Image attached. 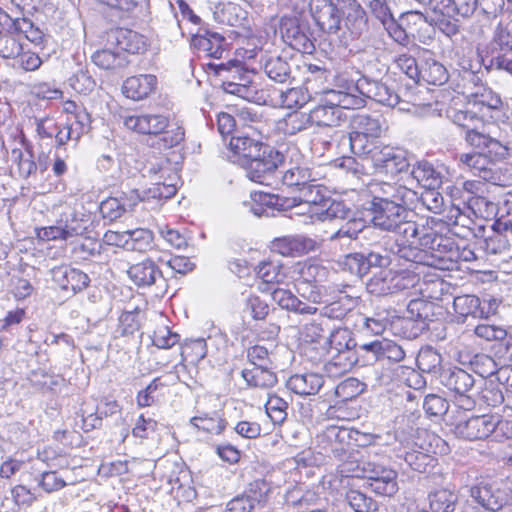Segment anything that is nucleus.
<instances>
[{
  "instance_id": "1",
  "label": "nucleus",
  "mask_w": 512,
  "mask_h": 512,
  "mask_svg": "<svg viewBox=\"0 0 512 512\" xmlns=\"http://www.w3.org/2000/svg\"><path fill=\"white\" fill-rule=\"evenodd\" d=\"M310 13L317 27L325 34H337L341 24L353 38L367 30V16L357 0H310Z\"/></svg>"
},
{
  "instance_id": "2",
  "label": "nucleus",
  "mask_w": 512,
  "mask_h": 512,
  "mask_svg": "<svg viewBox=\"0 0 512 512\" xmlns=\"http://www.w3.org/2000/svg\"><path fill=\"white\" fill-rule=\"evenodd\" d=\"M410 205L385 199L372 201L371 222L375 228L395 233L401 238L411 236L417 231V223L410 219L412 216Z\"/></svg>"
},
{
  "instance_id": "3",
  "label": "nucleus",
  "mask_w": 512,
  "mask_h": 512,
  "mask_svg": "<svg viewBox=\"0 0 512 512\" xmlns=\"http://www.w3.org/2000/svg\"><path fill=\"white\" fill-rule=\"evenodd\" d=\"M330 360L325 364V371L330 376H339L348 372L358 361L354 349L356 341L347 328L332 331L327 339Z\"/></svg>"
},
{
  "instance_id": "4",
  "label": "nucleus",
  "mask_w": 512,
  "mask_h": 512,
  "mask_svg": "<svg viewBox=\"0 0 512 512\" xmlns=\"http://www.w3.org/2000/svg\"><path fill=\"white\" fill-rule=\"evenodd\" d=\"M353 476L366 479L367 486L376 494L391 497L398 491V473L387 466L373 461H364Z\"/></svg>"
},
{
  "instance_id": "5",
  "label": "nucleus",
  "mask_w": 512,
  "mask_h": 512,
  "mask_svg": "<svg viewBox=\"0 0 512 512\" xmlns=\"http://www.w3.org/2000/svg\"><path fill=\"white\" fill-rule=\"evenodd\" d=\"M497 415L468 416L458 412L450 416L449 424L453 433L458 437L469 441L487 438L496 430Z\"/></svg>"
},
{
  "instance_id": "6",
  "label": "nucleus",
  "mask_w": 512,
  "mask_h": 512,
  "mask_svg": "<svg viewBox=\"0 0 512 512\" xmlns=\"http://www.w3.org/2000/svg\"><path fill=\"white\" fill-rule=\"evenodd\" d=\"M283 163V153L273 146H270L264 148L259 157H253L248 160L246 175L250 180L256 183L271 185L273 175Z\"/></svg>"
},
{
  "instance_id": "7",
  "label": "nucleus",
  "mask_w": 512,
  "mask_h": 512,
  "mask_svg": "<svg viewBox=\"0 0 512 512\" xmlns=\"http://www.w3.org/2000/svg\"><path fill=\"white\" fill-rule=\"evenodd\" d=\"M371 163L376 174L390 178L406 172L410 166L407 152L390 145H383L379 151H375Z\"/></svg>"
},
{
  "instance_id": "8",
  "label": "nucleus",
  "mask_w": 512,
  "mask_h": 512,
  "mask_svg": "<svg viewBox=\"0 0 512 512\" xmlns=\"http://www.w3.org/2000/svg\"><path fill=\"white\" fill-rule=\"evenodd\" d=\"M280 29L282 38L294 50L304 54L314 52V40L307 24H301L297 19L290 18L281 23Z\"/></svg>"
},
{
  "instance_id": "9",
  "label": "nucleus",
  "mask_w": 512,
  "mask_h": 512,
  "mask_svg": "<svg viewBox=\"0 0 512 512\" xmlns=\"http://www.w3.org/2000/svg\"><path fill=\"white\" fill-rule=\"evenodd\" d=\"M232 70L235 72L232 78H238L239 81H232L230 77H226V79L222 81L223 90L226 93L239 96L243 99H249L253 95L254 90L250 88L249 84L251 80L249 75L243 69L239 61H229L215 66L216 74L219 76H223V72H232Z\"/></svg>"
},
{
  "instance_id": "10",
  "label": "nucleus",
  "mask_w": 512,
  "mask_h": 512,
  "mask_svg": "<svg viewBox=\"0 0 512 512\" xmlns=\"http://www.w3.org/2000/svg\"><path fill=\"white\" fill-rule=\"evenodd\" d=\"M148 172L156 176V181L147 190V197L158 200L170 199L177 192V175H171L168 161H161L149 168Z\"/></svg>"
},
{
  "instance_id": "11",
  "label": "nucleus",
  "mask_w": 512,
  "mask_h": 512,
  "mask_svg": "<svg viewBox=\"0 0 512 512\" xmlns=\"http://www.w3.org/2000/svg\"><path fill=\"white\" fill-rule=\"evenodd\" d=\"M492 233L479 242L480 247L488 254H502L512 251V221L496 220L492 225Z\"/></svg>"
},
{
  "instance_id": "12",
  "label": "nucleus",
  "mask_w": 512,
  "mask_h": 512,
  "mask_svg": "<svg viewBox=\"0 0 512 512\" xmlns=\"http://www.w3.org/2000/svg\"><path fill=\"white\" fill-rule=\"evenodd\" d=\"M55 207L62 208L57 220L62 234V241H73L74 238L83 237L88 233L86 220L77 213L66 201H60Z\"/></svg>"
},
{
  "instance_id": "13",
  "label": "nucleus",
  "mask_w": 512,
  "mask_h": 512,
  "mask_svg": "<svg viewBox=\"0 0 512 512\" xmlns=\"http://www.w3.org/2000/svg\"><path fill=\"white\" fill-rule=\"evenodd\" d=\"M404 278L396 271L378 268L367 281V291L376 296H386L405 289Z\"/></svg>"
},
{
  "instance_id": "14",
  "label": "nucleus",
  "mask_w": 512,
  "mask_h": 512,
  "mask_svg": "<svg viewBox=\"0 0 512 512\" xmlns=\"http://www.w3.org/2000/svg\"><path fill=\"white\" fill-rule=\"evenodd\" d=\"M51 274L53 281L62 290L71 291L74 294L87 288L90 283V278L86 273L68 265L53 268Z\"/></svg>"
},
{
  "instance_id": "15",
  "label": "nucleus",
  "mask_w": 512,
  "mask_h": 512,
  "mask_svg": "<svg viewBox=\"0 0 512 512\" xmlns=\"http://www.w3.org/2000/svg\"><path fill=\"white\" fill-rule=\"evenodd\" d=\"M127 129L144 135H159L169 127V119L161 114L130 115L124 118Z\"/></svg>"
},
{
  "instance_id": "16",
  "label": "nucleus",
  "mask_w": 512,
  "mask_h": 512,
  "mask_svg": "<svg viewBox=\"0 0 512 512\" xmlns=\"http://www.w3.org/2000/svg\"><path fill=\"white\" fill-rule=\"evenodd\" d=\"M108 43L123 53H141L146 49V39L136 31L116 28L108 33Z\"/></svg>"
},
{
  "instance_id": "17",
  "label": "nucleus",
  "mask_w": 512,
  "mask_h": 512,
  "mask_svg": "<svg viewBox=\"0 0 512 512\" xmlns=\"http://www.w3.org/2000/svg\"><path fill=\"white\" fill-rule=\"evenodd\" d=\"M453 308L455 313L462 318L472 316L473 318L483 319L488 318L491 314H495L496 301L490 302L486 309L477 296L461 295L454 298Z\"/></svg>"
},
{
  "instance_id": "18",
  "label": "nucleus",
  "mask_w": 512,
  "mask_h": 512,
  "mask_svg": "<svg viewBox=\"0 0 512 512\" xmlns=\"http://www.w3.org/2000/svg\"><path fill=\"white\" fill-rule=\"evenodd\" d=\"M470 496L486 510L498 511L506 503V493L494 484L480 483L470 489Z\"/></svg>"
},
{
  "instance_id": "19",
  "label": "nucleus",
  "mask_w": 512,
  "mask_h": 512,
  "mask_svg": "<svg viewBox=\"0 0 512 512\" xmlns=\"http://www.w3.org/2000/svg\"><path fill=\"white\" fill-rule=\"evenodd\" d=\"M317 248L318 244L314 239L302 235L285 236L273 241V249L283 256H301Z\"/></svg>"
},
{
  "instance_id": "20",
  "label": "nucleus",
  "mask_w": 512,
  "mask_h": 512,
  "mask_svg": "<svg viewBox=\"0 0 512 512\" xmlns=\"http://www.w3.org/2000/svg\"><path fill=\"white\" fill-rule=\"evenodd\" d=\"M404 240H415L422 248L440 254L446 252L448 247L452 244L449 238L438 234L433 228L418 223L416 233L411 236H405Z\"/></svg>"
},
{
  "instance_id": "21",
  "label": "nucleus",
  "mask_w": 512,
  "mask_h": 512,
  "mask_svg": "<svg viewBox=\"0 0 512 512\" xmlns=\"http://www.w3.org/2000/svg\"><path fill=\"white\" fill-rule=\"evenodd\" d=\"M356 88L366 97L381 104L390 107L399 104V96L385 83L363 78L357 82Z\"/></svg>"
},
{
  "instance_id": "22",
  "label": "nucleus",
  "mask_w": 512,
  "mask_h": 512,
  "mask_svg": "<svg viewBox=\"0 0 512 512\" xmlns=\"http://www.w3.org/2000/svg\"><path fill=\"white\" fill-rule=\"evenodd\" d=\"M371 192L374 194L372 201L402 202L403 204H413L417 198L416 192L405 186L390 184L387 182L371 185Z\"/></svg>"
},
{
  "instance_id": "23",
  "label": "nucleus",
  "mask_w": 512,
  "mask_h": 512,
  "mask_svg": "<svg viewBox=\"0 0 512 512\" xmlns=\"http://www.w3.org/2000/svg\"><path fill=\"white\" fill-rule=\"evenodd\" d=\"M439 380L443 386L455 395L472 392L475 384L474 377L458 367L441 370Z\"/></svg>"
},
{
  "instance_id": "24",
  "label": "nucleus",
  "mask_w": 512,
  "mask_h": 512,
  "mask_svg": "<svg viewBox=\"0 0 512 512\" xmlns=\"http://www.w3.org/2000/svg\"><path fill=\"white\" fill-rule=\"evenodd\" d=\"M459 162L463 169H467L473 175L485 181L495 180V164L487 155L479 152L464 153L459 156Z\"/></svg>"
},
{
  "instance_id": "25",
  "label": "nucleus",
  "mask_w": 512,
  "mask_h": 512,
  "mask_svg": "<svg viewBox=\"0 0 512 512\" xmlns=\"http://www.w3.org/2000/svg\"><path fill=\"white\" fill-rule=\"evenodd\" d=\"M272 300L277 303L282 309L291 311L302 315L316 314L318 308L301 301L290 290L280 288L279 285L270 289L268 292Z\"/></svg>"
},
{
  "instance_id": "26",
  "label": "nucleus",
  "mask_w": 512,
  "mask_h": 512,
  "mask_svg": "<svg viewBox=\"0 0 512 512\" xmlns=\"http://www.w3.org/2000/svg\"><path fill=\"white\" fill-rule=\"evenodd\" d=\"M157 78L152 74H140L127 78L122 85L123 94L139 101L148 97L156 88Z\"/></svg>"
},
{
  "instance_id": "27",
  "label": "nucleus",
  "mask_w": 512,
  "mask_h": 512,
  "mask_svg": "<svg viewBox=\"0 0 512 512\" xmlns=\"http://www.w3.org/2000/svg\"><path fill=\"white\" fill-rule=\"evenodd\" d=\"M225 39L216 32H198L192 38V45L207 57L220 59L224 53Z\"/></svg>"
},
{
  "instance_id": "28",
  "label": "nucleus",
  "mask_w": 512,
  "mask_h": 512,
  "mask_svg": "<svg viewBox=\"0 0 512 512\" xmlns=\"http://www.w3.org/2000/svg\"><path fill=\"white\" fill-rule=\"evenodd\" d=\"M227 145L235 155L242 156L247 160L259 157L264 148L270 147L249 134L232 136Z\"/></svg>"
},
{
  "instance_id": "29",
  "label": "nucleus",
  "mask_w": 512,
  "mask_h": 512,
  "mask_svg": "<svg viewBox=\"0 0 512 512\" xmlns=\"http://www.w3.org/2000/svg\"><path fill=\"white\" fill-rule=\"evenodd\" d=\"M324 384L322 375L305 373L292 375L287 380V388L300 396L315 395Z\"/></svg>"
},
{
  "instance_id": "30",
  "label": "nucleus",
  "mask_w": 512,
  "mask_h": 512,
  "mask_svg": "<svg viewBox=\"0 0 512 512\" xmlns=\"http://www.w3.org/2000/svg\"><path fill=\"white\" fill-rule=\"evenodd\" d=\"M256 271L257 276L262 280L258 288L263 293L269 292L270 289L284 283L287 277L282 265L272 261L261 262Z\"/></svg>"
},
{
  "instance_id": "31",
  "label": "nucleus",
  "mask_w": 512,
  "mask_h": 512,
  "mask_svg": "<svg viewBox=\"0 0 512 512\" xmlns=\"http://www.w3.org/2000/svg\"><path fill=\"white\" fill-rule=\"evenodd\" d=\"M127 273L130 279L140 287L151 286L162 277V272L150 259L131 265Z\"/></svg>"
},
{
  "instance_id": "32",
  "label": "nucleus",
  "mask_w": 512,
  "mask_h": 512,
  "mask_svg": "<svg viewBox=\"0 0 512 512\" xmlns=\"http://www.w3.org/2000/svg\"><path fill=\"white\" fill-rule=\"evenodd\" d=\"M346 115L339 107L321 104L310 111L312 125L318 127H337L345 119Z\"/></svg>"
},
{
  "instance_id": "33",
  "label": "nucleus",
  "mask_w": 512,
  "mask_h": 512,
  "mask_svg": "<svg viewBox=\"0 0 512 512\" xmlns=\"http://www.w3.org/2000/svg\"><path fill=\"white\" fill-rule=\"evenodd\" d=\"M91 59L96 66L104 70L117 71L129 64L127 54L110 48L97 50L92 54Z\"/></svg>"
},
{
  "instance_id": "34",
  "label": "nucleus",
  "mask_w": 512,
  "mask_h": 512,
  "mask_svg": "<svg viewBox=\"0 0 512 512\" xmlns=\"http://www.w3.org/2000/svg\"><path fill=\"white\" fill-rule=\"evenodd\" d=\"M272 369L273 366L253 367L251 369L242 370L241 375L250 387L270 389L274 387L278 381Z\"/></svg>"
},
{
  "instance_id": "35",
  "label": "nucleus",
  "mask_w": 512,
  "mask_h": 512,
  "mask_svg": "<svg viewBox=\"0 0 512 512\" xmlns=\"http://www.w3.org/2000/svg\"><path fill=\"white\" fill-rule=\"evenodd\" d=\"M263 70L272 81L277 83L284 84L293 79L290 63L281 56L267 57L263 62Z\"/></svg>"
},
{
  "instance_id": "36",
  "label": "nucleus",
  "mask_w": 512,
  "mask_h": 512,
  "mask_svg": "<svg viewBox=\"0 0 512 512\" xmlns=\"http://www.w3.org/2000/svg\"><path fill=\"white\" fill-rule=\"evenodd\" d=\"M351 130L356 133L378 139L382 136L385 127L380 117L371 116L369 114L356 115L350 125Z\"/></svg>"
},
{
  "instance_id": "37",
  "label": "nucleus",
  "mask_w": 512,
  "mask_h": 512,
  "mask_svg": "<svg viewBox=\"0 0 512 512\" xmlns=\"http://www.w3.org/2000/svg\"><path fill=\"white\" fill-rule=\"evenodd\" d=\"M411 176L425 190L438 189L442 184V175L429 162H418L411 171Z\"/></svg>"
},
{
  "instance_id": "38",
  "label": "nucleus",
  "mask_w": 512,
  "mask_h": 512,
  "mask_svg": "<svg viewBox=\"0 0 512 512\" xmlns=\"http://www.w3.org/2000/svg\"><path fill=\"white\" fill-rule=\"evenodd\" d=\"M376 139L350 130L348 143L354 155L373 161L375 151H379L382 144H377Z\"/></svg>"
},
{
  "instance_id": "39",
  "label": "nucleus",
  "mask_w": 512,
  "mask_h": 512,
  "mask_svg": "<svg viewBox=\"0 0 512 512\" xmlns=\"http://www.w3.org/2000/svg\"><path fill=\"white\" fill-rule=\"evenodd\" d=\"M434 304L423 299H412L406 309V318L418 323V329L428 328V321L433 316Z\"/></svg>"
},
{
  "instance_id": "40",
  "label": "nucleus",
  "mask_w": 512,
  "mask_h": 512,
  "mask_svg": "<svg viewBox=\"0 0 512 512\" xmlns=\"http://www.w3.org/2000/svg\"><path fill=\"white\" fill-rule=\"evenodd\" d=\"M420 79L428 84L441 86L448 81L449 74L440 62L427 58L420 67Z\"/></svg>"
},
{
  "instance_id": "41",
  "label": "nucleus",
  "mask_w": 512,
  "mask_h": 512,
  "mask_svg": "<svg viewBox=\"0 0 512 512\" xmlns=\"http://www.w3.org/2000/svg\"><path fill=\"white\" fill-rule=\"evenodd\" d=\"M111 9L120 13L121 17H138L144 14L149 5L148 0H103Z\"/></svg>"
},
{
  "instance_id": "42",
  "label": "nucleus",
  "mask_w": 512,
  "mask_h": 512,
  "mask_svg": "<svg viewBox=\"0 0 512 512\" xmlns=\"http://www.w3.org/2000/svg\"><path fill=\"white\" fill-rule=\"evenodd\" d=\"M190 423L198 430L216 435L221 434L226 427L225 420L217 412L196 415L190 419Z\"/></svg>"
},
{
  "instance_id": "43",
  "label": "nucleus",
  "mask_w": 512,
  "mask_h": 512,
  "mask_svg": "<svg viewBox=\"0 0 512 512\" xmlns=\"http://www.w3.org/2000/svg\"><path fill=\"white\" fill-rule=\"evenodd\" d=\"M457 503V494L448 489H439L429 494L432 512H454Z\"/></svg>"
},
{
  "instance_id": "44",
  "label": "nucleus",
  "mask_w": 512,
  "mask_h": 512,
  "mask_svg": "<svg viewBox=\"0 0 512 512\" xmlns=\"http://www.w3.org/2000/svg\"><path fill=\"white\" fill-rule=\"evenodd\" d=\"M316 177L311 169L306 166H292L282 175V182L289 187L303 188L310 182H315Z\"/></svg>"
},
{
  "instance_id": "45",
  "label": "nucleus",
  "mask_w": 512,
  "mask_h": 512,
  "mask_svg": "<svg viewBox=\"0 0 512 512\" xmlns=\"http://www.w3.org/2000/svg\"><path fill=\"white\" fill-rule=\"evenodd\" d=\"M350 213V209L343 202L328 198L322 207H316L314 218L320 221L346 219Z\"/></svg>"
},
{
  "instance_id": "46",
  "label": "nucleus",
  "mask_w": 512,
  "mask_h": 512,
  "mask_svg": "<svg viewBox=\"0 0 512 512\" xmlns=\"http://www.w3.org/2000/svg\"><path fill=\"white\" fill-rule=\"evenodd\" d=\"M325 192L326 190L323 186L313 184V182L300 188V199L309 205V212L312 218L315 217L314 211H316V207H322L329 198L325 196Z\"/></svg>"
},
{
  "instance_id": "47",
  "label": "nucleus",
  "mask_w": 512,
  "mask_h": 512,
  "mask_svg": "<svg viewBox=\"0 0 512 512\" xmlns=\"http://www.w3.org/2000/svg\"><path fill=\"white\" fill-rule=\"evenodd\" d=\"M179 341L180 335L172 332L165 324L164 318L159 316L158 324L156 325L152 335L153 345L161 349H169L176 345Z\"/></svg>"
},
{
  "instance_id": "48",
  "label": "nucleus",
  "mask_w": 512,
  "mask_h": 512,
  "mask_svg": "<svg viewBox=\"0 0 512 512\" xmlns=\"http://www.w3.org/2000/svg\"><path fill=\"white\" fill-rule=\"evenodd\" d=\"M280 128L285 134L295 135L309 128L311 123L310 113L292 112L289 113L280 123Z\"/></svg>"
},
{
  "instance_id": "49",
  "label": "nucleus",
  "mask_w": 512,
  "mask_h": 512,
  "mask_svg": "<svg viewBox=\"0 0 512 512\" xmlns=\"http://www.w3.org/2000/svg\"><path fill=\"white\" fill-rule=\"evenodd\" d=\"M442 357L434 348H422L416 358L417 367L425 373H437L441 369Z\"/></svg>"
},
{
  "instance_id": "50",
  "label": "nucleus",
  "mask_w": 512,
  "mask_h": 512,
  "mask_svg": "<svg viewBox=\"0 0 512 512\" xmlns=\"http://www.w3.org/2000/svg\"><path fill=\"white\" fill-rule=\"evenodd\" d=\"M166 385L160 377L152 380L148 386L137 395V403L140 407H149L164 395Z\"/></svg>"
},
{
  "instance_id": "51",
  "label": "nucleus",
  "mask_w": 512,
  "mask_h": 512,
  "mask_svg": "<svg viewBox=\"0 0 512 512\" xmlns=\"http://www.w3.org/2000/svg\"><path fill=\"white\" fill-rule=\"evenodd\" d=\"M238 125L250 129L252 132L262 136L266 132V125L262 116L250 108H242L237 113Z\"/></svg>"
},
{
  "instance_id": "52",
  "label": "nucleus",
  "mask_w": 512,
  "mask_h": 512,
  "mask_svg": "<svg viewBox=\"0 0 512 512\" xmlns=\"http://www.w3.org/2000/svg\"><path fill=\"white\" fill-rule=\"evenodd\" d=\"M492 51L512 52V25L499 23L491 41Z\"/></svg>"
},
{
  "instance_id": "53",
  "label": "nucleus",
  "mask_w": 512,
  "mask_h": 512,
  "mask_svg": "<svg viewBox=\"0 0 512 512\" xmlns=\"http://www.w3.org/2000/svg\"><path fill=\"white\" fill-rule=\"evenodd\" d=\"M318 497L314 492L303 491L301 487H294L287 491L285 502L289 507L308 508L315 504Z\"/></svg>"
},
{
  "instance_id": "54",
  "label": "nucleus",
  "mask_w": 512,
  "mask_h": 512,
  "mask_svg": "<svg viewBox=\"0 0 512 512\" xmlns=\"http://www.w3.org/2000/svg\"><path fill=\"white\" fill-rule=\"evenodd\" d=\"M345 499L354 512H376L378 510L377 502L358 490L348 491Z\"/></svg>"
},
{
  "instance_id": "55",
  "label": "nucleus",
  "mask_w": 512,
  "mask_h": 512,
  "mask_svg": "<svg viewBox=\"0 0 512 512\" xmlns=\"http://www.w3.org/2000/svg\"><path fill=\"white\" fill-rule=\"evenodd\" d=\"M80 241H71L73 256L80 260H87L100 254L101 245L93 238L80 237Z\"/></svg>"
},
{
  "instance_id": "56",
  "label": "nucleus",
  "mask_w": 512,
  "mask_h": 512,
  "mask_svg": "<svg viewBox=\"0 0 512 512\" xmlns=\"http://www.w3.org/2000/svg\"><path fill=\"white\" fill-rule=\"evenodd\" d=\"M329 95L328 105L339 107L342 109H355L359 108L363 104V100L358 96L353 95L346 91L330 90L327 92Z\"/></svg>"
},
{
  "instance_id": "57",
  "label": "nucleus",
  "mask_w": 512,
  "mask_h": 512,
  "mask_svg": "<svg viewBox=\"0 0 512 512\" xmlns=\"http://www.w3.org/2000/svg\"><path fill=\"white\" fill-rule=\"evenodd\" d=\"M265 409L274 424H282L287 418L288 403L275 394H269Z\"/></svg>"
},
{
  "instance_id": "58",
  "label": "nucleus",
  "mask_w": 512,
  "mask_h": 512,
  "mask_svg": "<svg viewBox=\"0 0 512 512\" xmlns=\"http://www.w3.org/2000/svg\"><path fill=\"white\" fill-rule=\"evenodd\" d=\"M366 385L356 378H347L335 388V395L343 402L352 400L365 391Z\"/></svg>"
},
{
  "instance_id": "59",
  "label": "nucleus",
  "mask_w": 512,
  "mask_h": 512,
  "mask_svg": "<svg viewBox=\"0 0 512 512\" xmlns=\"http://www.w3.org/2000/svg\"><path fill=\"white\" fill-rule=\"evenodd\" d=\"M246 12L236 3L228 2L217 11L219 20L229 26H239L245 20Z\"/></svg>"
},
{
  "instance_id": "60",
  "label": "nucleus",
  "mask_w": 512,
  "mask_h": 512,
  "mask_svg": "<svg viewBox=\"0 0 512 512\" xmlns=\"http://www.w3.org/2000/svg\"><path fill=\"white\" fill-rule=\"evenodd\" d=\"M66 124L71 127V130L74 133L75 142L77 143L80 138L90 130V114L84 108H80L74 116L68 118Z\"/></svg>"
},
{
  "instance_id": "61",
  "label": "nucleus",
  "mask_w": 512,
  "mask_h": 512,
  "mask_svg": "<svg viewBox=\"0 0 512 512\" xmlns=\"http://www.w3.org/2000/svg\"><path fill=\"white\" fill-rule=\"evenodd\" d=\"M310 95L302 87L291 88L280 94L281 105L288 109L301 107L309 101Z\"/></svg>"
},
{
  "instance_id": "62",
  "label": "nucleus",
  "mask_w": 512,
  "mask_h": 512,
  "mask_svg": "<svg viewBox=\"0 0 512 512\" xmlns=\"http://www.w3.org/2000/svg\"><path fill=\"white\" fill-rule=\"evenodd\" d=\"M69 85L80 94H88L91 92L96 83L92 76L89 74L87 70L79 69L75 72L69 79Z\"/></svg>"
},
{
  "instance_id": "63",
  "label": "nucleus",
  "mask_w": 512,
  "mask_h": 512,
  "mask_svg": "<svg viewBox=\"0 0 512 512\" xmlns=\"http://www.w3.org/2000/svg\"><path fill=\"white\" fill-rule=\"evenodd\" d=\"M468 204L474 214L482 218H491L497 213V205L484 196H472Z\"/></svg>"
},
{
  "instance_id": "64",
  "label": "nucleus",
  "mask_w": 512,
  "mask_h": 512,
  "mask_svg": "<svg viewBox=\"0 0 512 512\" xmlns=\"http://www.w3.org/2000/svg\"><path fill=\"white\" fill-rule=\"evenodd\" d=\"M159 135L161 137L157 141L158 148L168 149L179 145L185 136L184 129L180 126L166 128Z\"/></svg>"
}]
</instances>
